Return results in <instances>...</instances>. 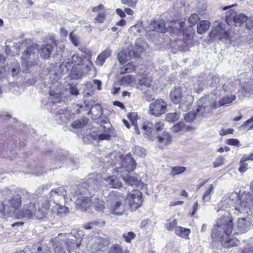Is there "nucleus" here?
<instances>
[{
    "label": "nucleus",
    "instance_id": "obj_1",
    "mask_svg": "<svg viewBox=\"0 0 253 253\" xmlns=\"http://www.w3.org/2000/svg\"><path fill=\"white\" fill-rule=\"evenodd\" d=\"M224 202L234 207L237 214H249L253 209V196L249 193L244 192L240 195L237 192H232Z\"/></svg>",
    "mask_w": 253,
    "mask_h": 253
},
{
    "label": "nucleus",
    "instance_id": "obj_2",
    "mask_svg": "<svg viewBox=\"0 0 253 253\" xmlns=\"http://www.w3.org/2000/svg\"><path fill=\"white\" fill-rule=\"evenodd\" d=\"M49 208L47 201H45L42 208L40 207L39 202L30 201L24 205L23 209L19 212L18 216L26 220L41 219L45 216Z\"/></svg>",
    "mask_w": 253,
    "mask_h": 253
},
{
    "label": "nucleus",
    "instance_id": "obj_3",
    "mask_svg": "<svg viewBox=\"0 0 253 253\" xmlns=\"http://www.w3.org/2000/svg\"><path fill=\"white\" fill-rule=\"evenodd\" d=\"M224 213L216 221V223L212 230L211 236L213 239L227 237L232 232L234 228L233 218L228 212Z\"/></svg>",
    "mask_w": 253,
    "mask_h": 253
},
{
    "label": "nucleus",
    "instance_id": "obj_4",
    "mask_svg": "<svg viewBox=\"0 0 253 253\" xmlns=\"http://www.w3.org/2000/svg\"><path fill=\"white\" fill-rule=\"evenodd\" d=\"M135 168V164L131 157L130 155H126L122 160V163L120 167H116L113 169V172H117L121 174L122 177L125 183L130 185H137L139 181L136 178L130 176L127 173H125L124 172H129L134 170Z\"/></svg>",
    "mask_w": 253,
    "mask_h": 253
},
{
    "label": "nucleus",
    "instance_id": "obj_5",
    "mask_svg": "<svg viewBox=\"0 0 253 253\" xmlns=\"http://www.w3.org/2000/svg\"><path fill=\"white\" fill-rule=\"evenodd\" d=\"M109 212L116 215H122L126 210L125 197L118 192L112 191L107 197Z\"/></svg>",
    "mask_w": 253,
    "mask_h": 253
},
{
    "label": "nucleus",
    "instance_id": "obj_6",
    "mask_svg": "<svg viewBox=\"0 0 253 253\" xmlns=\"http://www.w3.org/2000/svg\"><path fill=\"white\" fill-rule=\"evenodd\" d=\"M70 190L72 198L75 200L77 209L83 211L91 212V199L84 196L85 189H81L79 187L75 186Z\"/></svg>",
    "mask_w": 253,
    "mask_h": 253
},
{
    "label": "nucleus",
    "instance_id": "obj_7",
    "mask_svg": "<svg viewBox=\"0 0 253 253\" xmlns=\"http://www.w3.org/2000/svg\"><path fill=\"white\" fill-rule=\"evenodd\" d=\"M170 97L175 104L179 103V107L184 111L188 110L194 101L193 97L189 93L183 92L181 88H175L172 90Z\"/></svg>",
    "mask_w": 253,
    "mask_h": 253
},
{
    "label": "nucleus",
    "instance_id": "obj_8",
    "mask_svg": "<svg viewBox=\"0 0 253 253\" xmlns=\"http://www.w3.org/2000/svg\"><path fill=\"white\" fill-rule=\"evenodd\" d=\"M65 235L67 237L64 242L68 253H76L72 250L79 247L84 236L83 232L82 231L73 230L71 233H65Z\"/></svg>",
    "mask_w": 253,
    "mask_h": 253
},
{
    "label": "nucleus",
    "instance_id": "obj_9",
    "mask_svg": "<svg viewBox=\"0 0 253 253\" xmlns=\"http://www.w3.org/2000/svg\"><path fill=\"white\" fill-rule=\"evenodd\" d=\"M38 45L35 43L28 46L26 49L22 54L21 65L23 69V72H27L29 68L35 64L33 61H29V59L31 56H34L38 51Z\"/></svg>",
    "mask_w": 253,
    "mask_h": 253
},
{
    "label": "nucleus",
    "instance_id": "obj_10",
    "mask_svg": "<svg viewBox=\"0 0 253 253\" xmlns=\"http://www.w3.org/2000/svg\"><path fill=\"white\" fill-rule=\"evenodd\" d=\"M235 4H233L231 6H225L223 8V10H225L229 8V10L227 12L225 16L226 21L228 25L231 24L232 22H234L236 25H240L247 20L251 21L248 18V17L243 13H240L237 15L235 11L230 9L231 7L235 6Z\"/></svg>",
    "mask_w": 253,
    "mask_h": 253
},
{
    "label": "nucleus",
    "instance_id": "obj_11",
    "mask_svg": "<svg viewBox=\"0 0 253 253\" xmlns=\"http://www.w3.org/2000/svg\"><path fill=\"white\" fill-rule=\"evenodd\" d=\"M4 203L6 208L7 216H12L22 204V198L19 194L13 195L5 199Z\"/></svg>",
    "mask_w": 253,
    "mask_h": 253
},
{
    "label": "nucleus",
    "instance_id": "obj_12",
    "mask_svg": "<svg viewBox=\"0 0 253 253\" xmlns=\"http://www.w3.org/2000/svg\"><path fill=\"white\" fill-rule=\"evenodd\" d=\"M129 205L132 210L139 208L143 202L142 193L138 190H133L127 195Z\"/></svg>",
    "mask_w": 253,
    "mask_h": 253
},
{
    "label": "nucleus",
    "instance_id": "obj_13",
    "mask_svg": "<svg viewBox=\"0 0 253 253\" xmlns=\"http://www.w3.org/2000/svg\"><path fill=\"white\" fill-rule=\"evenodd\" d=\"M167 107L166 102L161 99H157L150 104L149 113L154 116H159L166 112Z\"/></svg>",
    "mask_w": 253,
    "mask_h": 253
},
{
    "label": "nucleus",
    "instance_id": "obj_14",
    "mask_svg": "<svg viewBox=\"0 0 253 253\" xmlns=\"http://www.w3.org/2000/svg\"><path fill=\"white\" fill-rule=\"evenodd\" d=\"M210 37L211 39L221 40L223 38L227 39L228 33L225 31L224 25L221 23H219L211 30L210 33Z\"/></svg>",
    "mask_w": 253,
    "mask_h": 253
},
{
    "label": "nucleus",
    "instance_id": "obj_15",
    "mask_svg": "<svg viewBox=\"0 0 253 253\" xmlns=\"http://www.w3.org/2000/svg\"><path fill=\"white\" fill-rule=\"evenodd\" d=\"M55 119L59 124H66L71 117L70 113L64 109H56L54 110Z\"/></svg>",
    "mask_w": 253,
    "mask_h": 253
},
{
    "label": "nucleus",
    "instance_id": "obj_16",
    "mask_svg": "<svg viewBox=\"0 0 253 253\" xmlns=\"http://www.w3.org/2000/svg\"><path fill=\"white\" fill-rule=\"evenodd\" d=\"M205 101L206 99H202L198 101V106L196 109L198 117H205L210 113V107Z\"/></svg>",
    "mask_w": 253,
    "mask_h": 253
},
{
    "label": "nucleus",
    "instance_id": "obj_17",
    "mask_svg": "<svg viewBox=\"0 0 253 253\" xmlns=\"http://www.w3.org/2000/svg\"><path fill=\"white\" fill-rule=\"evenodd\" d=\"M142 129L143 131V134L146 138L152 141L155 140L156 134L151 123H148L144 124L142 126Z\"/></svg>",
    "mask_w": 253,
    "mask_h": 253
},
{
    "label": "nucleus",
    "instance_id": "obj_18",
    "mask_svg": "<svg viewBox=\"0 0 253 253\" xmlns=\"http://www.w3.org/2000/svg\"><path fill=\"white\" fill-rule=\"evenodd\" d=\"M221 242L222 246L225 248H229L238 245L240 241L236 238L229 239L227 237L224 236L223 238H218L215 239Z\"/></svg>",
    "mask_w": 253,
    "mask_h": 253
},
{
    "label": "nucleus",
    "instance_id": "obj_19",
    "mask_svg": "<svg viewBox=\"0 0 253 253\" xmlns=\"http://www.w3.org/2000/svg\"><path fill=\"white\" fill-rule=\"evenodd\" d=\"M104 184L112 188H119L122 186L121 182L114 175L104 178Z\"/></svg>",
    "mask_w": 253,
    "mask_h": 253
},
{
    "label": "nucleus",
    "instance_id": "obj_20",
    "mask_svg": "<svg viewBox=\"0 0 253 253\" xmlns=\"http://www.w3.org/2000/svg\"><path fill=\"white\" fill-rule=\"evenodd\" d=\"M53 45L47 44L42 45L39 49H38L37 51L42 58L47 59L50 57Z\"/></svg>",
    "mask_w": 253,
    "mask_h": 253
},
{
    "label": "nucleus",
    "instance_id": "obj_21",
    "mask_svg": "<svg viewBox=\"0 0 253 253\" xmlns=\"http://www.w3.org/2000/svg\"><path fill=\"white\" fill-rule=\"evenodd\" d=\"M156 138L158 139L160 143L164 144L165 145H169L172 141L171 136L166 131H163L161 134L158 133Z\"/></svg>",
    "mask_w": 253,
    "mask_h": 253
},
{
    "label": "nucleus",
    "instance_id": "obj_22",
    "mask_svg": "<svg viewBox=\"0 0 253 253\" xmlns=\"http://www.w3.org/2000/svg\"><path fill=\"white\" fill-rule=\"evenodd\" d=\"M251 222L247 218H241L238 220L237 227L241 233H245L249 228Z\"/></svg>",
    "mask_w": 253,
    "mask_h": 253
},
{
    "label": "nucleus",
    "instance_id": "obj_23",
    "mask_svg": "<svg viewBox=\"0 0 253 253\" xmlns=\"http://www.w3.org/2000/svg\"><path fill=\"white\" fill-rule=\"evenodd\" d=\"M93 208L96 211H102L105 209V202L103 200L97 198L91 199L90 206L91 212L92 211V209Z\"/></svg>",
    "mask_w": 253,
    "mask_h": 253
},
{
    "label": "nucleus",
    "instance_id": "obj_24",
    "mask_svg": "<svg viewBox=\"0 0 253 253\" xmlns=\"http://www.w3.org/2000/svg\"><path fill=\"white\" fill-rule=\"evenodd\" d=\"M111 55V50L110 49H106L102 52L97 57L96 60V64L101 66L106 59Z\"/></svg>",
    "mask_w": 253,
    "mask_h": 253
},
{
    "label": "nucleus",
    "instance_id": "obj_25",
    "mask_svg": "<svg viewBox=\"0 0 253 253\" xmlns=\"http://www.w3.org/2000/svg\"><path fill=\"white\" fill-rule=\"evenodd\" d=\"M83 74L82 65H73L70 72V77L72 79L79 78Z\"/></svg>",
    "mask_w": 253,
    "mask_h": 253
},
{
    "label": "nucleus",
    "instance_id": "obj_26",
    "mask_svg": "<svg viewBox=\"0 0 253 253\" xmlns=\"http://www.w3.org/2000/svg\"><path fill=\"white\" fill-rule=\"evenodd\" d=\"M159 29L162 32H165V23L163 19H158L157 21L152 22L149 26V29L154 31Z\"/></svg>",
    "mask_w": 253,
    "mask_h": 253
},
{
    "label": "nucleus",
    "instance_id": "obj_27",
    "mask_svg": "<svg viewBox=\"0 0 253 253\" xmlns=\"http://www.w3.org/2000/svg\"><path fill=\"white\" fill-rule=\"evenodd\" d=\"M191 230L189 228H186L181 226L176 227L175 230V233L178 236L185 239H189V235Z\"/></svg>",
    "mask_w": 253,
    "mask_h": 253
},
{
    "label": "nucleus",
    "instance_id": "obj_28",
    "mask_svg": "<svg viewBox=\"0 0 253 253\" xmlns=\"http://www.w3.org/2000/svg\"><path fill=\"white\" fill-rule=\"evenodd\" d=\"M236 81L226 82L222 85V91L225 93L234 91L236 89Z\"/></svg>",
    "mask_w": 253,
    "mask_h": 253
},
{
    "label": "nucleus",
    "instance_id": "obj_29",
    "mask_svg": "<svg viewBox=\"0 0 253 253\" xmlns=\"http://www.w3.org/2000/svg\"><path fill=\"white\" fill-rule=\"evenodd\" d=\"M73 66V62L71 60V59H66L60 66L61 73L63 75L68 73L70 68L72 69Z\"/></svg>",
    "mask_w": 253,
    "mask_h": 253
},
{
    "label": "nucleus",
    "instance_id": "obj_30",
    "mask_svg": "<svg viewBox=\"0 0 253 253\" xmlns=\"http://www.w3.org/2000/svg\"><path fill=\"white\" fill-rule=\"evenodd\" d=\"M197 27L198 33L203 34L209 29L210 22L207 20H203L197 24Z\"/></svg>",
    "mask_w": 253,
    "mask_h": 253
},
{
    "label": "nucleus",
    "instance_id": "obj_31",
    "mask_svg": "<svg viewBox=\"0 0 253 253\" xmlns=\"http://www.w3.org/2000/svg\"><path fill=\"white\" fill-rule=\"evenodd\" d=\"M137 88L142 90L144 88L143 87H149L151 85V81L148 78L141 77L138 79L137 81Z\"/></svg>",
    "mask_w": 253,
    "mask_h": 253
},
{
    "label": "nucleus",
    "instance_id": "obj_32",
    "mask_svg": "<svg viewBox=\"0 0 253 253\" xmlns=\"http://www.w3.org/2000/svg\"><path fill=\"white\" fill-rule=\"evenodd\" d=\"M102 109L100 105L96 104L92 106L89 111L88 112V115L92 114L95 117H98L102 114Z\"/></svg>",
    "mask_w": 253,
    "mask_h": 253
},
{
    "label": "nucleus",
    "instance_id": "obj_33",
    "mask_svg": "<svg viewBox=\"0 0 253 253\" xmlns=\"http://www.w3.org/2000/svg\"><path fill=\"white\" fill-rule=\"evenodd\" d=\"M66 192L67 190L63 187H60L51 190L50 194L51 196H53V194H55V199L58 196H60L61 199H64Z\"/></svg>",
    "mask_w": 253,
    "mask_h": 253
},
{
    "label": "nucleus",
    "instance_id": "obj_34",
    "mask_svg": "<svg viewBox=\"0 0 253 253\" xmlns=\"http://www.w3.org/2000/svg\"><path fill=\"white\" fill-rule=\"evenodd\" d=\"M55 209L57 210V214L59 216H64L69 212V209L65 206L56 204Z\"/></svg>",
    "mask_w": 253,
    "mask_h": 253
},
{
    "label": "nucleus",
    "instance_id": "obj_35",
    "mask_svg": "<svg viewBox=\"0 0 253 253\" xmlns=\"http://www.w3.org/2000/svg\"><path fill=\"white\" fill-rule=\"evenodd\" d=\"M213 190V185L212 184L209 185L202 197V201L204 203L209 202L210 201L211 199V193L212 192Z\"/></svg>",
    "mask_w": 253,
    "mask_h": 253
},
{
    "label": "nucleus",
    "instance_id": "obj_36",
    "mask_svg": "<svg viewBox=\"0 0 253 253\" xmlns=\"http://www.w3.org/2000/svg\"><path fill=\"white\" fill-rule=\"evenodd\" d=\"M108 253H129L127 250L123 251L122 247L119 244L113 245L109 249Z\"/></svg>",
    "mask_w": 253,
    "mask_h": 253
},
{
    "label": "nucleus",
    "instance_id": "obj_37",
    "mask_svg": "<svg viewBox=\"0 0 253 253\" xmlns=\"http://www.w3.org/2000/svg\"><path fill=\"white\" fill-rule=\"evenodd\" d=\"M135 70V66L132 63H128L127 64L124 65L121 68L120 73L121 74H125L126 73H130L134 71Z\"/></svg>",
    "mask_w": 253,
    "mask_h": 253
},
{
    "label": "nucleus",
    "instance_id": "obj_38",
    "mask_svg": "<svg viewBox=\"0 0 253 253\" xmlns=\"http://www.w3.org/2000/svg\"><path fill=\"white\" fill-rule=\"evenodd\" d=\"M236 99V97L234 95H231L230 96H225L223 97L220 100V105L222 106L226 105L231 103L234 100Z\"/></svg>",
    "mask_w": 253,
    "mask_h": 253
},
{
    "label": "nucleus",
    "instance_id": "obj_39",
    "mask_svg": "<svg viewBox=\"0 0 253 253\" xmlns=\"http://www.w3.org/2000/svg\"><path fill=\"white\" fill-rule=\"evenodd\" d=\"M50 100L53 103L60 102L61 100V93L59 92H55L52 89L49 92Z\"/></svg>",
    "mask_w": 253,
    "mask_h": 253
},
{
    "label": "nucleus",
    "instance_id": "obj_40",
    "mask_svg": "<svg viewBox=\"0 0 253 253\" xmlns=\"http://www.w3.org/2000/svg\"><path fill=\"white\" fill-rule=\"evenodd\" d=\"M186 170V168L184 167L176 166L172 168L170 174L174 176L176 175L181 174Z\"/></svg>",
    "mask_w": 253,
    "mask_h": 253
},
{
    "label": "nucleus",
    "instance_id": "obj_41",
    "mask_svg": "<svg viewBox=\"0 0 253 253\" xmlns=\"http://www.w3.org/2000/svg\"><path fill=\"white\" fill-rule=\"evenodd\" d=\"M180 114L174 112L168 113L166 116V119L169 122H175L179 118Z\"/></svg>",
    "mask_w": 253,
    "mask_h": 253
},
{
    "label": "nucleus",
    "instance_id": "obj_42",
    "mask_svg": "<svg viewBox=\"0 0 253 253\" xmlns=\"http://www.w3.org/2000/svg\"><path fill=\"white\" fill-rule=\"evenodd\" d=\"M122 236L126 243H129L132 240L135 238L136 235L134 232L130 231L123 234Z\"/></svg>",
    "mask_w": 253,
    "mask_h": 253
},
{
    "label": "nucleus",
    "instance_id": "obj_43",
    "mask_svg": "<svg viewBox=\"0 0 253 253\" xmlns=\"http://www.w3.org/2000/svg\"><path fill=\"white\" fill-rule=\"evenodd\" d=\"M197 116L198 117L197 112H190L185 114L184 118L186 121L190 122L193 121Z\"/></svg>",
    "mask_w": 253,
    "mask_h": 253
},
{
    "label": "nucleus",
    "instance_id": "obj_44",
    "mask_svg": "<svg viewBox=\"0 0 253 253\" xmlns=\"http://www.w3.org/2000/svg\"><path fill=\"white\" fill-rule=\"evenodd\" d=\"M54 251L55 253H66V250L59 242H55L54 244Z\"/></svg>",
    "mask_w": 253,
    "mask_h": 253
},
{
    "label": "nucleus",
    "instance_id": "obj_45",
    "mask_svg": "<svg viewBox=\"0 0 253 253\" xmlns=\"http://www.w3.org/2000/svg\"><path fill=\"white\" fill-rule=\"evenodd\" d=\"M134 81V77L131 75H127L123 78L121 80L122 84H131Z\"/></svg>",
    "mask_w": 253,
    "mask_h": 253
},
{
    "label": "nucleus",
    "instance_id": "obj_46",
    "mask_svg": "<svg viewBox=\"0 0 253 253\" xmlns=\"http://www.w3.org/2000/svg\"><path fill=\"white\" fill-rule=\"evenodd\" d=\"M164 129V124L162 122H158L156 123L154 126V130L155 132L156 135H158V133H160V132L162 131Z\"/></svg>",
    "mask_w": 253,
    "mask_h": 253
},
{
    "label": "nucleus",
    "instance_id": "obj_47",
    "mask_svg": "<svg viewBox=\"0 0 253 253\" xmlns=\"http://www.w3.org/2000/svg\"><path fill=\"white\" fill-rule=\"evenodd\" d=\"M225 159L222 156H219L215 159L213 163V167L215 168H218L224 164Z\"/></svg>",
    "mask_w": 253,
    "mask_h": 253
},
{
    "label": "nucleus",
    "instance_id": "obj_48",
    "mask_svg": "<svg viewBox=\"0 0 253 253\" xmlns=\"http://www.w3.org/2000/svg\"><path fill=\"white\" fill-rule=\"evenodd\" d=\"M69 39L72 43L75 46H78L79 45V38L77 35L74 34L73 32L70 33L69 35Z\"/></svg>",
    "mask_w": 253,
    "mask_h": 253
},
{
    "label": "nucleus",
    "instance_id": "obj_49",
    "mask_svg": "<svg viewBox=\"0 0 253 253\" xmlns=\"http://www.w3.org/2000/svg\"><path fill=\"white\" fill-rule=\"evenodd\" d=\"M207 9L206 4L203 2H199L196 7V11L200 14L203 13Z\"/></svg>",
    "mask_w": 253,
    "mask_h": 253
},
{
    "label": "nucleus",
    "instance_id": "obj_50",
    "mask_svg": "<svg viewBox=\"0 0 253 253\" xmlns=\"http://www.w3.org/2000/svg\"><path fill=\"white\" fill-rule=\"evenodd\" d=\"M6 208L4 202L0 201V217L7 216Z\"/></svg>",
    "mask_w": 253,
    "mask_h": 253
},
{
    "label": "nucleus",
    "instance_id": "obj_51",
    "mask_svg": "<svg viewBox=\"0 0 253 253\" xmlns=\"http://www.w3.org/2000/svg\"><path fill=\"white\" fill-rule=\"evenodd\" d=\"M184 127V124L182 122H178L177 124L174 125L172 127V130L174 132H178L182 131Z\"/></svg>",
    "mask_w": 253,
    "mask_h": 253
},
{
    "label": "nucleus",
    "instance_id": "obj_52",
    "mask_svg": "<svg viewBox=\"0 0 253 253\" xmlns=\"http://www.w3.org/2000/svg\"><path fill=\"white\" fill-rule=\"evenodd\" d=\"M71 60L73 62V65H82L83 60L81 57L76 54H74L72 56Z\"/></svg>",
    "mask_w": 253,
    "mask_h": 253
},
{
    "label": "nucleus",
    "instance_id": "obj_53",
    "mask_svg": "<svg viewBox=\"0 0 253 253\" xmlns=\"http://www.w3.org/2000/svg\"><path fill=\"white\" fill-rule=\"evenodd\" d=\"M177 221L176 219L173 220L171 222L166 225V228L169 231H173L177 226Z\"/></svg>",
    "mask_w": 253,
    "mask_h": 253
},
{
    "label": "nucleus",
    "instance_id": "obj_54",
    "mask_svg": "<svg viewBox=\"0 0 253 253\" xmlns=\"http://www.w3.org/2000/svg\"><path fill=\"white\" fill-rule=\"evenodd\" d=\"M252 123H253V116L245 122L242 125H241L240 127H246L248 126H250L249 129H253V124H252Z\"/></svg>",
    "mask_w": 253,
    "mask_h": 253
},
{
    "label": "nucleus",
    "instance_id": "obj_55",
    "mask_svg": "<svg viewBox=\"0 0 253 253\" xmlns=\"http://www.w3.org/2000/svg\"><path fill=\"white\" fill-rule=\"evenodd\" d=\"M137 1L138 0H121V2L128 6L133 7L136 5Z\"/></svg>",
    "mask_w": 253,
    "mask_h": 253
},
{
    "label": "nucleus",
    "instance_id": "obj_56",
    "mask_svg": "<svg viewBox=\"0 0 253 253\" xmlns=\"http://www.w3.org/2000/svg\"><path fill=\"white\" fill-rule=\"evenodd\" d=\"M223 93L222 91V86H217L212 91V94L216 97H219L221 96Z\"/></svg>",
    "mask_w": 253,
    "mask_h": 253
},
{
    "label": "nucleus",
    "instance_id": "obj_57",
    "mask_svg": "<svg viewBox=\"0 0 253 253\" xmlns=\"http://www.w3.org/2000/svg\"><path fill=\"white\" fill-rule=\"evenodd\" d=\"M199 19L198 15L196 13H193L190 16L188 21L189 23L194 25Z\"/></svg>",
    "mask_w": 253,
    "mask_h": 253
},
{
    "label": "nucleus",
    "instance_id": "obj_58",
    "mask_svg": "<svg viewBox=\"0 0 253 253\" xmlns=\"http://www.w3.org/2000/svg\"><path fill=\"white\" fill-rule=\"evenodd\" d=\"M118 58L120 62L123 64L127 60V56L124 52L121 51L118 54Z\"/></svg>",
    "mask_w": 253,
    "mask_h": 253
},
{
    "label": "nucleus",
    "instance_id": "obj_59",
    "mask_svg": "<svg viewBox=\"0 0 253 253\" xmlns=\"http://www.w3.org/2000/svg\"><path fill=\"white\" fill-rule=\"evenodd\" d=\"M220 79L219 76L215 75L211 78V82L210 85L214 86L219 84Z\"/></svg>",
    "mask_w": 253,
    "mask_h": 253
},
{
    "label": "nucleus",
    "instance_id": "obj_60",
    "mask_svg": "<svg viewBox=\"0 0 253 253\" xmlns=\"http://www.w3.org/2000/svg\"><path fill=\"white\" fill-rule=\"evenodd\" d=\"M226 143L231 146H237L239 144V141L236 139H228Z\"/></svg>",
    "mask_w": 253,
    "mask_h": 253
},
{
    "label": "nucleus",
    "instance_id": "obj_61",
    "mask_svg": "<svg viewBox=\"0 0 253 253\" xmlns=\"http://www.w3.org/2000/svg\"><path fill=\"white\" fill-rule=\"evenodd\" d=\"M234 132V129L233 128H228L227 129H221L219 131L220 135L223 136L225 135L228 134H232Z\"/></svg>",
    "mask_w": 253,
    "mask_h": 253
},
{
    "label": "nucleus",
    "instance_id": "obj_62",
    "mask_svg": "<svg viewBox=\"0 0 253 253\" xmlns=\"http://www.w3.org/2000/svg\"><path fill=\"white\" fill-rule=\"evenodd\" d=\"M248 160L253 161V153H252L249 156H248L247 155H244L240 160V163H243Z\"/></svg>",
    "mask_w": 253,
    "mask_h": 253
},
{
    "label": "nucleus",
    "instance_id": "obj_63",
    "mask_svg": "<svg viewBox=\"0 0 253 253\" xmlns=\"http://www.w3.org/2000/svg\"><path fill=\"white\" fill-rule=\"evenodd\" d=\"M105 18V15L103 13H99L95 18V22L101 23L104 22Z\"/></svg>",
    "mask_w": 253,
    "mask_h": 253
},
{
    "label": "nucleus",
    "instance_id": "obj_64",
    "mask_svg": "<svg viewBox=\"0 0 253 253\" xmlns=\"http://www.w3.org/2000/svg\"><path fill=\"white\" fill-rule=\"evenodd\" d=\"M71 126L75 128H79L82 127V123L81 120H76L71 124Z\"/></svg>",
    "mask_w": 253,
    "mask_h": 253
}]
</instances>
